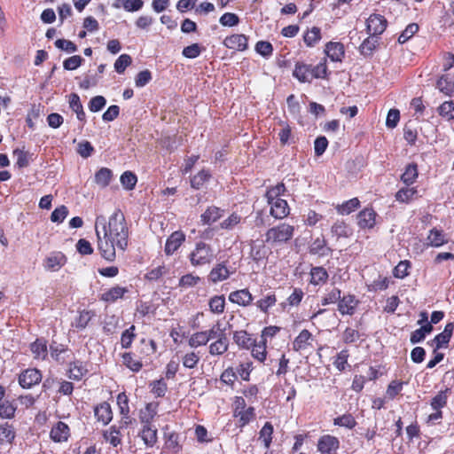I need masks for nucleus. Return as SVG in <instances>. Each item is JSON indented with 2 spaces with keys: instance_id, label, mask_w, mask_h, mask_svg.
Instances as JSON below:
<instances>
[{
  "instance_id": "nucleus-1",
  "label": "nucleus",
  "mask_w": 454,
  "mask_h": 454,
  "mask_svg": "<svg viewBox=\"0 0 454 454\" xmlns=\"http://www.w3.org/2000/svg\"><path fill=\"white\" fill-rule=\"evenodd\" d=\"M99 218H97L95 229L97 235V247L100 255L107 262L116 259V248L125 251L129 244V227L124 214L116 209L108 218L107 223H103V235L98 230Z\"/></svg>"
},
{
  "instance_id": "nucleus-2",
  "label": "nucleus",
  "mask_w": 454,
  "mask_h": 454,
  "mask_svg": "<svg viewBox=\"0 0 454 454\" xmlns=\"http://www.w3.org/2000/svg\"><path fill=\"white\" fill-rule=\"evenodd\" d=\"M292 74L301 83H311L314 80H329L331 71L326 58H322L317 65L296 61Z\"/></svg>"
},
{
  "instance_id": "nucleus-3",
  "label": "nucleus",
  "mask_w": 454,
  "mask_h": 454,
  "mask_svg": "<svg viewBox=\"0 0 454 454\" xmlns=\"http://www.w3.org/2000/svg\"><path fill=\"white\" fill-rule=\"evenodd\" d=\"M286 189L283 183H278L267 189L265 198L270 205V215L277 220H283L290 214V207L287 201L281 198Z\"/></svg>"
},
{
  "instance_id": "nucleus-4",
  "label": "nucleus",
  "mask_w": 454,
  "mask_h": 454,
  "mask_svg": "<svg viewBox=\"0 0 454 454\" xmlns=\"http://www.w3.org/2000/svg\"><path fill=\"white\" fill-rule=\"evenodd\" d=\"M294 225L281 223L267 230L264 242L271 247L286 244L294 238Z\"/></svg>"
},
{
  "instance_id": "nucleus-5",
  "label": "nucleus",
  "mask_w": 454,
  "mask_h": 454,
  "mask_svg": "<svg viewBox=\"0 0 454 454\" xmlns=\"http://www.w3.org/2000/svg\"><path fill=\"white\" fill-rule=\"evenodd\" d=\"M215 257V255L212 247L203 241L197 242L194 249L188 256L191 264L194 267L210 264Z\"/></svg>"
},
{
  "instance_id": "nucleus-6",
  "label": "nucleus",
  "mask_w": 454,
  "mask_h": 454,
  "mask_svg": "<svg viewBox=\"0 0 454 454\" xmlns=\"http://www.w3.org/2000/svg\"><path fill=\"white\" fill-rule=\"evenodd\" d=\"M158 346L154 340L142 338L136 345L135 355L144 363L150 360L151 356L157 352Z\"/></svg>"
},
{
  "instance_id": "nucleus-7",
  "label": "nucleus",
  "mask_w": 454,
  "mask_h": 454,
  "mask_svg": "<svg viewBox=\"0 0 454 454\" xmlns=\"http://www.w3.org/2000/svg\"><path fill=\"white\" fill-rule=\"evenodd\" d=\"M42 379L43 375L40 370L36 368H27L19 374L18 381L22 388H31L38 385L42 381Z\"/></svg>"
},
{
  "instance_id": "nucleus-8",
  "label": "nucleus",
  "mask_w": 454,
  "mask_h": 454,
  "mask_svg": "<svg viewBox=\"0 0 454 454\" xmlns=\"http://www.w3.org/2000/svg\"><path fill=\"white\" fill-rule=\"evenodd\" d=\"M359 305V300L353 294H346L340 296L337 304V309L341 316H353Z\"/></svg>"
},
{
  "instance_id": "nucleus-9",
  "label": "nucleus",
  "mask_w": 454,
  "mask_h": 454,
  "mask_svg": "<svg viewBox=\"0 0 454 454\" xmlns=\"http://www.w3.org/2000/svg\"><path fill=\"white\" fill-rule=\"evenodd\" d=\"M387 20L383 15L373 13L366 20V31L370 35L378 36L386 30Z\"/></svg>"
},
{
  "instance_id": "nucleus-10",
  "label": "nucleus",
  "mask_w": 454,
  "mask_h": 454,
  "mask_svg": "<svg viewBox=\"0 0 454 454\" xmlns=\"http://www.w3.org/2000/svg\"><path fill=\"white\" fill-rule=\"evenodd\" d=\"M71 437V429L64 421L54 423L50 431V439L55 443L67 442Z\"/></svg>"
},
{
  "instance_id": "nucleus-11",
  "label": "nucleus",
  "mask_w": 454,
  "mask_h": 454,
  "mask_svg": "<svg viewBox=\"0 0 454 454\" xmlns=\"http://www.w3.org/2000/svg\"><path fill=\"white\" fill-rule=\"evenodd\" d=\"M325 58L329 59L333 62L341 63L345 59V46L340 42H328L325 44Z\"/></svg>"
},
{
  "instance_id": "nucleus-12",
  "label": "nucleus",
  "mask_w": 454,
  "mask_h": 454,
  "mask_svg": "<svg viewBox=\"0 0 454 454\" xmlns=\"http://www.w3.org/2000/svg\"><path fill=\"white\" fill-rule=\"evenodd\" d=\"M230 302L239 307L247 308L254 304V296L248 288L231 291L228 295Z\"/></svg>"
},
{
  "instance_id": "nucleus-13",
  "label": "nucleus",
  "mask_w": 454,
  "mask_h": 454,
  "mask_svg": "<svg viewBox=\"0 0 454 454\" xmlns=\"http://www.w3.org/2000/svg\"><path fill=\"white\" fill-rule=\"evenodd\" d=\"M248 36L244 34H232L223 41V44L230 50L245 51L248 49Z\"/></svg>"
},
{
  "instance_id": "nucleus-14",
  "label": "nucleus",
  "mask_w": 454,
  "mask_h": 454,
  "mask_svg": "<svg viewBox=\"0 0 454 454\" xmlns=\"http://www.w3.org/2000/svg\"><path fill=\"white\" fill-rule=\"evenodd\" d=\"M378 214L372 207H366L357 214V225L360 229L371 230L376 225Z\"/></svg>"
},
{
  "instance_id": "nucleus-15",
  "label": "nucleus",
  "mask_w": 454,
  "mask_h": 454,
  "mask_svg": "<svg viewBox=\"0 0 454 454\" xmlns=\"http://www.w3.org/2000/svg\"><path fill=\"white\" fill-rule=\"evenodd\" d=\"M317 446L320 454H336L340 448V441L336 436L325 434L318 439Z\"/></svg>"
},
{
  "instance_id": "nucleus-16",
  "label": "nucleus",
  "mask_w": 454,
  "mask_h": 454,
  "mask_svg": "<svg viewBox=\"0 0 454 454\" xmlns=\"http://www.w3.org/2000/svg\"><path fill=\"white\" fill-rule=\"evenodd\" d=\"M185 234L182 231H176L172 232L167 239L164 253L166 255L170 256L174 254L184 243Z\"/></svg>"
},
{
  "instance_id": "nucleus-17",
  "label": "nucleus",
  "mask_w": 454,
  "mask_h": 454,
  "mask_svg": "<svg viewBox=\"0 0 454 454\" xmlns=\"http://www.w3.org/2000/svg\"><path fill=\"white\" fill-rule=\"evenodd\" d=\"M309 275V284L315 287H322L329 280V273L323 266H311Z\"/></svg>"
},
{
  "instance_id": "nucleus-18",
  "label": "nucleus",
  "mask_w": 454,
  "mask_h": 454,
  "mask_svg": "<svg viewBox=\"0 0 454 454\" xmlns=\"http://www.w3.org/2000/svg\"><path fill=\"white\" fill-rule=\"evenodd\" d=\"M314 336L307 329H303L292 342L293 350L301 352L313 347Z\"/></svg>"
},
{
  "instance_id": "nucleus-19",
  "label": "nucleus",
  "mask_w": 454,
  "mask_h": 454,
  "mask_svg": "<svg viewBox=\"0 0 454 454\" xmlns=\"http://www.w3.org/2000/svg\"><path fill=\"white\" fill-rule=\"evenodd\" d=\"M234 271H231L226 262L216 263L209 271L208 281L214 284L224 281L230 278Z\"/></svg>"
},
{
  "instance_id": "nucleus-20",
  "label": "nucleus",
  "mask_w": 454,
  "mask_h": 454,
  "mask_svg": "<svg viewBox=\"0 0 454 454\" xmlns=\"http://www.w3.org/2000/svg\"><path fill=\"white\" fill-rule=\"evenodd\" d=\"M94 416L98 422L104 426L108 425L114 417L112 407L108 402H101L94 407Z\"/></svg>"
},
{
  "instance_id": "nucleus-21",
  "label": "nucleus",
  "mask_w": 454,
  "mask_h": 454,
  "mask_svg": "<svg viewBox=\"0 0 454 454\" xmlns=\"http://www.w3.org/2000/svg\"><path fill=\"white\" fill-rule=\"evenodd\" d=\"M454 332V323L450 322L446 324L444 330L434 336L432 340V345L434 348L440 349L442 348H447Z\"/></svg>"
},
{
  "instance_id": "nucleus-22",
  "label": "nucleus",
  "mask_w": 454,
  "mask_h": 454,
  "mask_svg": "<svg viewBox=\"0 0 454 454\" xmlns=\"http://www.w3.org/2000/svg\"><path fill=\"white\" fill-rule=\"evenodd\" d=\"M138 437L146 448H153L158 442V430L154 425L142 426Z\"/></svg>"
},
{
  "instance_id": "nucleus-23",
  "label": "nucleus",
  "mask_w": 454,
  "mask_h": 454,
  "mask_svg": "<svg viewBox=\"0 0 454 454\" xmlns=\"http://www.w3.org/2000/svg\"><path fill=\"white\" fill-rule=\"evenodd\" d=\"M229 349V340L224 332H220L217 340L212 341L208 346V353L213 356H220Z\"/></svg>"
},
{
  "instance_id": "nucleus-24",
  "label": "nucleus",
  "mask_w": 454,
  "mask_h": 454,
  "mask_svg": "<svg viewBox=\"0 0 454 454\" xmlns=\"http://www.w3.org/2000/svg\"><path fill=\"white\" fill-rule=\"evenodd\" d=\"M232 340L239 349L246 350H249L255 340L253 334L247 330H237L233 332Z\"/></svg>"
},
{
  "instance_id": "nucleus-25",
  "label": "nucleus",
  "mask_w": 454,
  "mask_h": 454,
  "mask_svg": "<svg viewBox=\"0 0 454 454\" xmlns=\"http://www.w3.org/2000/svg\"><path fill=\"white\" fill-rule=\"evenodd\" d=\"M127 293H129L127 287L114 286L101 294L99 299L106 303H114L122 299Z\"/></svg>"
},
{
  "instance_id": "nucleus-26",
  "label": "nucleus",
  "mask_w": 454,
  "mask_h": 454,
  "mask_svg": "<svg viewBox=\"0 0 454 454\" xmlns=\"http://www.w3.org/2000/svg\"><path fill=\"white\" fill-rule=\"evenodd\" d=\"M277 301L278 298L276 293L270 291L266 294H262V297L254 302V305L262 313L269 314L270 309L277 304Z\"/></svg>"
},
{
  "instance_id": "nucleus-27",
  "label": "nucleus",
  "mask_w": 454,
  "mask_h": 454,
  "mask_svg": "<svg viewBox=\"0 0 454 454\" xmlns=\"http://www.w3.org/2000/svg\"><path fill=\"white\" fill-rule=\"evenodd\" d=\"M449 242L447 235L442 230L433 228L429 231L427 237V246L432 247H440Z\"/></svg>"
},
{
  "instance_id": "nucleus-28",
  "label": "nucleus",
  "mask_w": 454,
  "mask_h": 454,
  "mask_svg": "<svg viewBox=\"0 0 454 454\" xmlns=\"http://www.w3.org/2000/svg\"><path fill=\"white\" fill-rule=\"evenodd\" d=\"M135 351H127L121 355L124 366L133 372H138L144 366V363L135 355Z\"/></svg>"
},
{
  "instance_id": "nucleus-29",
  "label": "nucleus",
  "mask_w": 454,
  "mask_h": 454,
  "mask_svg": "<svg viewBox=\"0 0 454 454\" xmlns=\"http://www.w3.org/2000/svg\"><path fill=\"white\" fill-rule=\"evenodd\" d=\"M158 406L157 403H148L145 408L139 411L138 418L142 426L153 425L157 415Z\"/></svg>"
},
{
  "instance_id": "nucleus-30",
  "label": "nucleus",
  "mask_w": 454,
  "mask_h": 454,
  "mask_svg": "<svg viewBox=\"0 0 454 454\" xmlns=\"http://www.w3.org/2000/svg\"><path fill=\"white\" fill-rule=\"evenodd\" d=\"M332 252L333 249L327 247V242L324 237L315 239L309 247V253L319 257L328 256Z\"/></svg>"
},
{
  "instance_id": "nucleus-31",
  "label": "nucleus",
  "mask_w": 454,
  "mask_h": 454,
  "mask_svg": "<svg viewBox=\"0 0 454 454\" xmlns=\"http://www.w3.org/2000/svg\"><path fill=\"white\" fill-rule=\"evenodd\" d=\"M249 350L251 353V356L254 360H256L260 364L265 363V361L267 359V356H268L267 343L265 341H263L261 339L259 341H256V340H255L254 343L253 344V346H251Z\"/></svg>"
},
{
  "instance_id": "nucleus-32",
  "label": "nucleus",
  "mask_w": 454,
  "mask_h": 454,
  "mask_svg": "<svg viewBox=\"0 0 454 454\" xmlns=\"http://www.w3.org/2000/svg\"><path fill=\"white\" fill-rule=\"evenodd\" d=\"M255 410L250 406L245 410L233 411V417L238 419L237 425L242 428L255 419Z\"/></svg>"
},
{
  "instance_id": "nucleus-33",
  "label": "nucleus",
  "mask_w": 454,
  "mask_h": 454,
  "mask_svg": "<svg viewBox=\"0 0 454 454\" xmlns=\"http://www.w3.org/2000/svg\"><path fill=\"white\" fill-rule=\"evenodd\" d=\"M88 372L86 365L80 360L69 364L67 376L73 380H81Z\"/></svg>"
},
{
  "instance_id": "nucleus-34",
  "label": "nucleus",
  "mask_w": 454,
  "mask_h": 454,
  "mask_svg": "<svg viewBox=\"0 0 454 454\" xmlns=\"http://www.w3.org/2000/svg\"><path fill=\"white\" fill-rule=\"evenodd\" d=\"M66 262V256L62 253L59 252L46 257L43 265L47 270L55 271L64 266Z\"/></svg>"
},
{
  "instance_id": "nucleus-35",
  "label": "nucleus",
  "mask_w": 454,
  "mask_h": 454,
  "mask_svg": "<svg viewBox=\"0 0 454 454\" xmlns=\"http://www.w3.org/2000/svg\"><path fill=\"white\" fill-rule=\"evenodd\" d=\"M223 215V210L215 206L208 207L200 215V221L203 224H211L218 221Z\"/></svg>"
},
{
  "instance_id": "nucleus-36",
  "label": "nucleus",
  "mask_w": 454,
  "mask_h": 454,
  "mask_svg": "<svg viewBox=\"0 0 454 454\" xmlns=\"http://www.w3.org/2000/svg\"><path fill=\"white\" fill-rule=\"evenodd\" d=\"M103 437L106 442H109L113 447H117L121 444L122 434L120 427L115 425L111 426L108 429L103 432Z\"/></svg>"
},
{
  "instance_id": "nucleus-37",
  "label": "nucleus",
  "mask_w": 454,
  "mask_h": 454,
  "mask_svg": "<svg viewBox=\"0 0 454 454\" xmlns=\"http://www.w3.org/2000/svg\"><path fill=\"white\" fill-rule=\"evenodd\" d=\"M113 179V171L106 167L99 168L94 176L95 184L100 188L107 187Z\"/></svg>"
},
{
  "instance_id": "nucleus-38",
  "label": "nucleus",
  "mask_w": 454,
  "mask_h": 454,
  "mask_svg": "<svg viewBox=\"0 0 454 454\" xmlns=\"http://www.w3.org/2000/svg\"><path fill=\"white\" fill-rule=\"evenodd\" d=\"M331 232L337 239L348 238L352 234V229L343 220L336 221L331 227Z\"/></svg>"
},
{
  "instance_id": "nucleus-39",
  "label": "nucleus",
  "mask_w": 454,
  "mask_h": 454,
  "mask_svg": "<svg viewBox=\"0 0 454 454\" xmlns=\"http://www.w3.org/2000/svg\"><path fill=\"white\" fill-rule=\"evenodd\" d=\"M322 39L321 28L312 27L308 28L303 34V41L307 47L312 48Z\"/></svg>"
},
{
  "instance_id": "nucleus-40",
  "label": "nucleus",
  "mask_w": 454,
  "mask_h": 454,
  "mask_svg": "<svg viewBox=\"0 0 454 454\" xmlns=\"http://www.w3.org/2000/svg\"><path fill=\"white\" fill-rule=\"evenodd\" d=\"M16 437L14 427L8 422L0 424V444H12Z\"/></svg>"
},
{
  "instance_id": "nucleus-41",
  "label": "nucleus",
  "mask_w": 454,
  "mask_h": 454,
  "mask_svg": "<svg viewBox=\"0 0 454 454\" xmlns=\"http://www.w3.org/2000/svg\"><path fill=\"white\" fill-rule=\"evenodd\" d=\"M418 176V165L412 162L405 167V170L401 176V181L407 186H410L416 182Z\"/></svg>"
},
{
  "instance_id": "nucleus-42",
  "label": "nucleus",
  "mask_w": 454,
  "mask_h": 454,
  "mask_svg": "<svg viewBox=\"0 0 454 454\" xmlns=\"http://www.w3.org/2000/svg\"><path fill=\"white\" fill-rule=\"evenodd\" d=\"M164 446L171 454L180 452L182 450V445L179 442V434L176 432L166 434Z\"/></svg>"
},
{
  "instance_id": "nucleus-43",
  "label": "nucleus",
  "mask_w": 454,
  "mask_h": 454,
  "mask_svg": "<svg viewBox=\"0 0 454 454\" xmlns=\"http://www.w3.org/2000/svg\"><path fill=\"white\" fill-rule=\"evenodd\" d=\"M348 358H349V351L347 348H344L338 352L336 356L333 357V364L334 367L340 372H343L348 368L350 367L348 364Z\"/></svg>"
},
{
  "instance_id": "nucleus-44",
  "label": "nucleus",
  "mask_w": 454,
  "mask_h": 454,
  "mask_svg": "<svg viewBox=\"0 0 454 454\" xmlns=\"http://www.w3.org/2000/svg\"><path fill=\"white\" fill-rule=\"evenodd\" d=\"M30 350L35 359L44 360L48 355L46 340L43 339H36L30 344Z\"/></svg>"
},
{
  "instance_id": "nucleus-45",
  "label": "nucleus",
  "mask_w": 454,
  "mask_h": 454,
  "mask_svg": "<svg viewBox=\"0 0 454 454\" xmlns=\"http://www.w3.org/2000/svg\"><path fill=\"white\" fill-rule=\"evenodd\" d=\"M226 306L225 297L223 294L214 295L208 301L209 311L215 315H221L224 312Z\"/></svg>"
},
{
  "instance_id": "nucleus-46",
  "label": "nucleus",
  "mask_w": 454,
  "mask_h": 454,
  "mask_svg": "<svg viewBox=\"0 0 454 454\" xmlns=\"http://www.w3.org/2000/svg\"><path fill=\"white\" fill-rule=\"evenodd\" d=\"M416 187H403L397 191L395 195V200L401 203H410L417 195Z\"/></svg>"
},
{
  "instance_id": "nucleus-47",
  "label": "nucleus",
  "mask_w": 454,
  "mask_h": 454,
  "mask_svg": "<svg viewBox=\"0 0 454 454\" xmlns=\"http://www.w3.org/2000/svg\"><path fill=\"white\" fill-rule=\"evenodd\" d=\"M360 207V200L357 198H353L338 204L335 208L340 215H349Z\"/></svg>"
},
{
  "instance_id": "nucleus-48",
  "label": "nucleus",
  "mask_w": 454,
  "mask_h": 454,
  "mask_svg": "<svg viewBox=\"0 0 454 454\" xmlns=\"http://www.w3.org/2000/svg\"><path fill=\"white\" fill-rule=\"evenodd\" d=\"M433 325H431L430 323H427L425 325H422L420 328L413 331L411 333L410 341L412 344L419 343L423 341L427 336V334H429L433 331Z\"/></svg>"
},
{
  "instance_id": "nucleus-49",
  "label": "nucleus",
  "mask_w": 454,
  "mask_h": 454,
  "mask_svg": "<svg viewBox=\"0 0 454 454\" xmlns=\"http://www.w3.org/2000/svg\"><path fill=\"white\" fill-rule=\"evenodd\" d=\"M379 43L377 36L370 35L359 46L360 53L364 57L372 56Z\"/></svg>"
},
{
  "instance_id": "nucleus-50",
  "label": "nucleus",
  "mask_w": 454,
  "mask_h": 454,
  "mask_svg": "<svg viewBox=\"0 0 454 454\" xmlns=\"http://www.w3.org/2000/svg\"><path fill=\"white\" fill-rule=\"evenodd\" d=\"M264 243V241H262L259 244H252L251 246L250 256L256 262L264 260L268 256V248Z\"/></svg>"
},
{
  "instance_id": "nucleus-51",
  "label": "nucleus",
  "mask_w": 454,
  "mask_h": 454,
  "mask_svg": "<svg viewBox=\"0 0 454 454\" xmlns=\"http://www.w3.org/2000/svg\"><path fill=\"white\" fill-rule=\"evenodd\" d=\"M333 425L352 430L356 427L357 422L351 413H345L334 418Z\"/></svg>"
},
{
  "instance_id": "nucleus-52",
  "label": "nucleus",
  "mask_w": 454,
  "mask_h": 454,
  "mask_svg": "<svg viewBox=\"0 0 454 454\" xmlns=\"http://www.w3.org/2000/svg\"><path fill=\"white\" fill-rule=\"evenodd\" d=\"M274 428L270 422H266L259 432V440H261L266 449H269L273 438Z\"/></svg>"
},
{
  "instance_id": "nucleus-53",
  "label": "nucleus",
  "mask_w": 454,
  "mask_h": 454,
  "mask_svg": "<svg viewBox=\"0 0 454 454\" xmlns=\"http://www.w3.org/2000/svg\"><path fill=\"white\" fill-rule=\"evenodd\" d=\"M211 177V174L207 169H202L196 175L191 177V186L195 190H200L203 187Z\"/></svg>"
},
{
  "instance_id": "nucleus-54",
  "label": "nucleus",
  "mask_w": 454,
  "mask_h": 454,
  "mask_svg": "<svg viewBox=\"0 0 454 454\" xmlns=\"http://www.w3.org/2000/svg\"><path fill=\"white\" fill-rule=\"evenodd\" d=\"M143 0H117L114 4L116 8L121 6L126 12H134L142 9Z\"/></svg>"
},
{
  "instance_id": "nucleus-55",
  "label": "nucleus",
  "mask_w": 454,
  "mask_h": 454,
  "mask_svg": "<svg viewBox=\"0 0 454 454\" xmlns=\"http://www.w3.org/2000/svg\"><path fill=\"white\" fill-rule=\"evenodd\" d=\"M136 326L131 325L128 329L122 332L121 335V346L122 348H129L137 337Z\"/></svg>"
},
{
  "instance_id": "nucleus-56",
  "label": "nucleus",
  "mask_w": 454,
  "mask_h": 454,
  "mask_svg": "<svg viewBox=\"0 0 454 454\" xmlns=\"http://www.w3.org/2000/svg\"><path fill=\"white\" fill-rule=\"evenodd\" d=\"M436 87L445 95L450 96L454 92V81L443 74L437 80Z\"/></svg>"
},
{
  "instance_id": "nucleus-57",
  "label": "nucleus",
  "mask_w": 454,
  "mask_h": 454,
  "mask_svg": "<svg viewBox=\"0 0 454 454\" xmlns=\"http://www.w3.org/2000/svg\"><path fill=\"white\" fill-rule=\"evenodd\" d=\"M200 360V356L199 355V352H196L194 350L186 352L182 356V364L184 368L187 369H194L198 366Z\"/></svg>"
},
{
  "instance_id": "nucleus-58",
  "label": "nucleus",
  "mask_w": 454,
  "mask_h": 454,
  "mask_svg": "<svg viewBox=\"0 0 454 454\" xmlns=\"http://www.w3.org/2000/svg\"><path fill=\"white\" fill-rule=\"evenodd\" d=\"M341 296V290L338 287H333L330 291H328L325 295L321 298V305L328 306L333 305L339 302V300Z\"/></svg>"
},
{
  "instance_id": "nucleus-59",
  "label": "nucleus",
  "mask_w": 454,
  "mask_h": 454,
  "mask_svg": "<svg viewBox=\"0 0 454 454\" xmlns=\"http://www.w3.org/2000/svg\"><path fill=\"white\" fill-rule=\"evenodd\" d=\"M95 313L91 310H82L79 313L74 322V326L77 329L82 330L87 327Z\"/></svg>"
},
{
  "instance_id": "nucleus-60",
  "label": "nucleus",
  "mask_w": 454,
  "mask_h": 454,
  "mask_svg": "<svg viewBox=\"0 0 454 454\" xmlns=\"http://www.w3.org/2000/svg\"><path fill=\"white\" fill-rule=\"evenodd\" d=\"M187 343L190 348H197L199 347H203L207 344L206 340V335L203 331H198L193 333L188 339Z\"/></svg>"
},
{
  "instance_id": "nucleus-61",
  "label": "nucleus",
  "mask_w": 454,
  "mask_h": 454,
  "mask_svg": "<svg viewBox=\"0 0 454 454\" xmlns=\"http://www.w3.org/2000/svg\"><path fill=\"white\" fill-rule=\"evenodd\" d=\"M121 184L126 190H133L137 184V177L135 173L131 171H125L120 177Z\"/></svg>"
},
{
  "instance_id": "nucleus-62",
  "label": "nucleus",
  "mask_w": 454,
  "mask_h": 454,
  "mask_svg": "<svg viewBox=\"0 0 454 454\" xmlns=\"http://www.w3.org/2000/svg\"><path fill=\"white\" fill-rule=\"evenodd\" d=\"M404 382L401 380H392L387 385L386 395L388 399L393 400L395 399L403 390Z\"/></svg>"
},
{
  "instance_id": "nucleus-63",
  "label": "nucleus",
  "mask_w": 454,
  "mask_h": 454,
  "mask_svg": "<svg viewBox=\"0 0 454 454\" xmlns=\"http://www.w3.org/2000/svg\"><path fill=\"white\" fill-rule=\"evenodd\" d=\"M238 379V375L234 371L233 367L229 366L223 370L220 375V380L222 383L233 387L235 381Z\"/></svg>"
},
{
  "instance_id": "nucleus-64",
  "label": "nucleus",
  "mask_w": 454,
  "mask_h": 454,
  "mask_svg": "<svg viewBox=\"0 0 454 454\" xmlns=\"http://www.w3.org/2000/svg\"><path fill=\"white\" fill-rule=\"evenodd\" d=\"M448 388L444 391L438 392L430 402V405L433 410H441L447 405V395Z\"/></svg>"
}]
</instances>
